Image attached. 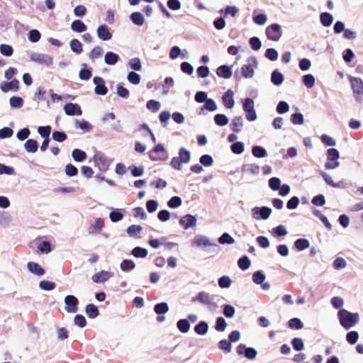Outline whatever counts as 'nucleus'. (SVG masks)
Instances as JSON below:
<instances>
[{
  "label": "nucleus",
  "mask_w": 363,
  "mask_h": 363,
  "mask_svg": "<svg viewBox=\"0 0 363 363\" xmlns=\"http://www.w3.org/2000/svg\"><path fill=\"white\" fill-rule=\"evenodd\" d=\"M340 325L346 330H349L355 325L359 319V313H351L346 309H340L337 313Z\"/></svg>",
  "instance_id": "1"
},
{
  "label": "nucleus",
  "mask_w": 363,
  "mask_h": 363,
  "mask_svg": "<svg viewBox=\"0 0 363 363\" xmlns=\"http://www.w3.org/2000/svg\"><path fill=\"white\" fill-rule=\"evenodd\" d=\"M191 301L205 306L211 313H214L218 308V305L213 300V296L204 291L199 292L196 296L192 298Z\"/></svg>",
  "instance_id": "2"
},
{
  "label": "nucleus",
  "mask_w": 363,
  "mask_h": 363,
  "mask_svg": "<svg viewBox=\"0 0 363 363\" xmlns=\"http://www.w3.org/2000/svg\"><path fill=\"white\" fill-rule=\"evenodd\" d=\"M179 157H174L170 162L171 167L176 170L182 169V164L189 163L191 159L190 152L185 147L179 150Z\"/></svg>",
  "instance_id": "3"
},
{
  "label": "nucleus",
  "mask_w": 363,
  "mask_h": 363,
  "mask_svg": "<svg viewBox=\"0 0 363 363\" xmlns=\"http://www.w3.org/2000/svg\"><path fill=\"white\" fill-rule=\"evenodd\" d=\"M242 108L245 113V118L248 121H255L257 116L255 109V101L251 98H245L242 101Z\"/></svg>",
  "instance_id": "4"
},
{
  "label": "nucleus",
  "mask_w": 363,
  "mask_h": 363,
  "mask_svg": "<svg viewBox=\"0 0 363 363\" xmlns=\"http://www.w3.org/2000/svg\"><path fill=\"white\" fill-rule=\"evenodd\" d=\"M350 82L355 100L359 103L363 101V82L360 78L350 77Z\"/></svg>",
  "instance_id": "5"
},
{
  "label": "nucleus",
  "mask_w": 363,
  "mask_h": 363,
  "mask_svg": "<svg viewBox=\"0 0 363 363\" xmlns=\"http://www.w3.org/2000/svg\"><path fill=\"white\" fill-rule=\"evenodd\" d=\"M27 55H28L31 61L38 63L40 65L48 67L52 64V58L51 56L48 55L33 52H28Z\"/></svg>",
  "instance_id": "6"
},
{
  "label": "nucleus",
  "mask_w": 363,
  "mask_h": 363,
  "mask_svg": "<svg viewBox=\"0 0 363 363\" xmlns=\"http://www.w3.org/2000/svg\"><path fill=\"white\" fill-rule=\"evenodd\" d=\"M257 66V59L254 57H249L247 64L241 67L242 75L245 78H252L254 75V69Z\"/></svg>",
  "instance_id": "7"
},
{
  "label": "nucleus",
  "mask_w": 363,
  "mask_h": 363,
  "mask_svg": "<svg viewBox=\"0 0 363 363\" xmlns=\"http://www.w3.org/2000/svg\"><path fill=\"white\" fill-rule=\"evenodd\" d=\"M236 352L239 355H243L248 359H254L257 355V352L254 347H247L242 343L238 345Z\"/></svg>",
  "instance_id": "8"
},
{
  "label": "nucleus",
  "mask_w": 363,
  "mask_h": 363,
  "mask_svg": "<svg viewBox=\"0 0 363 363\" xmlns=\"http://www.w3.org/2000/svg\"><path fill=\"white\" fill-rule=\"evenodd\" d=\"M272 213V209L267 206L254 207L252 209V216L256 220H267Z\"/></svg>",
  "instance_id": "9"
},
{
  "label": "nucleus",
  "mask_w": 363,
  "mask_h": 363,
  "mask_svg": "<svg viewBox=\"0 0 363 363\" xmlns=\"http://www.w3.org/2000/svg\"><path fill=\"white\" fill-rule=\"evenodd\" d=\"M65 310L67 313H74L78 311L79 300L74 295H67L65 297Z\"/></svg>",
  "instance_id": "10"
},
{
  "label": "nucleus",
  "mask_w": 363,
  "mask_h": 363,
  "mask_svg": "<svg viewBox=\"0 0 363 363\" xmlns=\"http://www.w3.org/2000/svg\"><path fill=\"white\" fill-rule=\"evenodd\" d=\"M93 82L96 85L94 92L97 95L104 96L108 92V88L106 86L104 79L101 77H94Z\"/></svg>",
  "instance_id": "11"
},
{
  "label": "nucleus",
  "mask_w": 363,
  "mask_h": 363,
  "mask_svg": "<svg viewBox=\"0 0 363 363\" xmlns=\"http://www.w3.org/2000/svg\"><path fill=\"white\" fill-rule=\"evenodd\" d=\"M267 35L269 38L274 41H277L281 36V26L279 24L274 23L267 29Z\"/></svg>",
  "instance_id": "12"
},
{
  "label": "nucleus",
  "mask_w": 363,
  "mask_h": 363,
  "mask_svg": "<svg viewBox=\"0 0 363 363\" xmlns=\"http://www.w3.org/2000/svg\"><path fill=\"white\" fill-rule=\"evenodd\" d=\"M196 217L191 214H186L179 220V224L185 229L194 227L196 225Z\"/></svg>",
  "instance_id": "13"
},
{
  "label": "nucleus",
  "mask_w": 363,
  "mask_h": 363,
  "mask_svg": "<svg viewBox=\"0 0 363 363\" xmlns=\"http://www.w3.org/2000/svg\"><path fill=\"white\" fill-rule=\"evenodd\" d=\"M64 111L67 116H81L82 111L81 107L77 104L67 103L64 106Z\"/></svg>",
  "instance_id": "14"
},
{
  "label": "nucleus",
  "mask_w": 363,
  "mask_h": 363,
  "mask_svg": "<svg viewBox=\"0 0 363 363\" xmlns=\"http://www.w3.org/2000/svg\"><path fill=\"white\" fill-rule=\"evenodd\" d=\"M194 244L196 247H207L212 246L215 247H218L216 244H213L210 242L209 239L203 235H196L194 239Z\"/></svg>",
  "instance_id": "15"
},
{
  "label": "nucleus",
  "mask_w": 363,
  "mask_h": 363,
  "mask_svg": "<svg viewBox=\"0 0 363 363\" xmlns=\"http://www.w3.org/2000/svg\"><path fill=\"white\" fill-rule=\"evenodd\" d=\"M18 84H19L18 80L16 79H14L13 80L11 81V82H3L0 84V89L3 92L7 93L11 90H14V91L18 90Z\"/></svg>",
  "instance_id": "16"
},
{
  "label": "nucleus",
  "mask_w": 363,
  "mask_h": 363,
  "mask_svg": "<svg viewBox=\"0 0 363 363\" xmlns=\"http://www.w3.org/2000/svg\"><path fill=\"white\" fill-rule=\"evenodd\" d=\"M216 74L223 79H229L233 74L231 67L223 65L216 69Z\"/></svg>",
  "instance_id": "17"
},
{
  "label": "nucleus",
  "mask_w": 363,
  "mask_h": 363,
  "mask_svg": "<svg viewBox=\"0 0 363 363\" xmlns=\"http://www.w3.org/2000/svg\"><path fill=\"white\" fill-rule=\"evenodd\" d=\"M113 273L107 271H101L92 276V280L95 283H104L113 276Z\"/></svg>",
  "instance_id": "18"
},
{
  "label": "nucleus",
  "mask_w": 363,
  "mask_h": 363,
  "mask_svg": "<svg viewBox=\"0 0 363 363\" xmlns=\"http://www.w3.org/2000/svg\"><path fill=\"white\" fill-rule=\"evenodd\" d=\"M224 106L227 108H232L235 105L233 99V92L232 90L228 89L222 96Z\"/></svg>",
  "instance_id": "19"
},
{
  "label": "nucleus",
  "mask_w": 363,
  "mask_h": 363,
  "mask_svg": "<svg viewBox=\"0 0 363 363\" xmlns=\"http://www.w3.org/2000/svg\"><path fill=\"white\" fill-rule=\"evenodd\" d=\"M27 267L30 272L35 275L43 276L45 274L44 269L38 263L29 262Z\"/></svg>",
  "instance_id": "20"
},
{
  "label": "nucleus",
  "mask_w": 363,
  "mask_h": 363,
  "mask_svg": "<svg viewBox=\"0 0 363 363\" xmlns=\"http://www.w3.org/2000/svg\"><path fill=\"white\" fill-rule=\"evenodd\" d=\"M241 170L243 172H247L255 176L258 175L260 172L259 167L254 163L243 164L242 166Z\"/></svg>",
  "instance_id": "21"
},
{
  "label": "nucleus",
  "mask_w": 363,
  "mask_h": 363,
  "mask_svg": "<svg viewBox=\"0 0 363 363\" xmlns=\"http://www.w3.org/2000/svg\"><path fill=\"white\" fill-rule=\"evenodd\" d=\"M230 129L233 132L238 133L241 131L242 127H243V118L242 116H236L235 117L230 124Z\"/></svg>",
  "instance_id": "22"
},
{
  "label": "nucleus",
  "mask_w": 363,
  "mask_h": 363,
  "mask_svg": "<svg viewBox=\"0 0 363 363\" xmlns=\"http://www.w3.org/2000/svg\"><path fill=\"white\" fill-rule=\"evenodd\" d=\"M208 330V324L204 320L199 321L194 326V332L199 335H204Z\"/></svg>",
  "instance_id": "23"
},
{
  "label": "nucleus",
  "mask_w": 363,
  "mask_h": 363,
  "mask_svg": "<svg viewBox=\"0 0 363 363\" xmlns=\"http://www.w3.org/2000/svg\"><path fill=\"white\" fill-rule=\"evenodd\" d=\"M284 77L282 73L278 69H275L272 72L271 82L275 86L281 85L284 82Z\"/></svg>",
  "instance_id": "24"
},
{
  "label": "nucleus",
  "mask_w": 363,
  "mask_h": 363,
  "mask_svg": "<svg viewBox=\"0 0 363 363\" xmlns=\"http://www.w3.org/2000/svg\"><path fill=\"white\" fill-rule=\"evenodd\" d=\"M98 37L103 40H108L111 38V33L106 26H100L97 29Z\"/></svg>",
  "instance_id": "25"
},
{
  "label": "nucleus",
  "mask_w": 363,
  "mask_h": 363,
  "mask_svg": "<svg viewBox=\"0 0 363 363\" xmlns=\"http://www.w3.org/2000/svg\"><path fill=\"white\" fill-rule=\"evenodd\" d=\"M85 313L89 318H96L99 315V311L94 304L89 303L85 308Z\"/></svg>",
  "instance_id": "26"
},
{
  "label": "nucleus",
  "mask_w": 363,
  "mask_h": 363,
  "mask_svg": "<svg viewBox=\"0 0 363 363\" xmlns=\"http://www.w3.org/2000/svg\"><path fill=\"white\" fill-rule=\"evenodd\" d=\"M252 154L257 158H264L267 157V152L264 147L260 145H254L252 147Z\"/></svg>",
  "instance_id": "27"
},
{
  "label": "nucleus",
  "mask_w": 363,
  "mask_h": 363,
  "mask_svg": "<svg viewBox=\"0 0 363 363\" xmlns=\"http://www.w3.org/2000/svg\"><path fill=\"white\" fill-rule=\"evenodd\" d=\"M24 147L28 152L35 153L38 149V143L34 139H28L24 143Z\"/></svg>",
  "instance_id": "28"
},
{
  "label": "nucleus",
  "mask_w": 363,
  "mask_h": 363,
  "mask_svg": "<svg viewBox=\"0 0 363 363\" xmlns=\"http://www.w3.org/2000/svg\"><path fill=\"white\" fill-rule=\"evenodd\" d=\"M72 157L75 162H82L86 159V153L80 149H74L72 152Z\"/></svg>",
  "instance_id": "29"
},
{
  "label": "nucleus",
  "mask_w": 363,
  "mask_h": 363,
  "mask_svg": "<svg viewBox=\"0 0 363 363\" xmlns=\"http://www.w3.org/2000/svg\"><path fill=\"white\" fill-rule=\"evenodd\" d=\"M119 59V56L117 54L113 52H108L105 55L104 62L106 65H114L118 62Z\"/></svg>",
  "instance_id": "30"
},
{
  "label": "nucleus",
  "mask_w": 363,
  "mask_h": 363,
  "mask_svg": "<svg viewBox=\"0 0 363 363\" xmlns=\"http://www.w3.org/2000/svg\"><path fill=\"white\" fill-rule=\"evenodd\" d=\"M309 246H310V242L306 238H298L294 242V247L298 251H303V250L308 248Z\"/></svg>",
  "instance_id": "31"
},
{
  "label": "nucleus",
  "mask_w": 363,
  "mask_h": 363,
  "mask_svg": "<svg viewBox=\"0 0 363 363\" xmlns=\"http://www.w3.org/2000/svg\"><path fill=\"white\" fill-rule=\"evenodd\" d=\"M122 209L116 208L110 212L109 218L113 223H116L121 220L123 218V213Z\"/></svg>",
  "instance_id": "32"
},
{
  "label": "nucleus",
  "mask_w": 363,
  "mask_h": 363,
  "mask_svg": "<svg viewBox=\"0 0 363 363\" xmlns=\"http://www.w3.org/2000/svg\"><path fill=\"white\" fill-rule=\"evenodd\" d=\"M178 330L182 333H186L190 329V323L187 319H180L177 323Z\"/></svg>",
  "instance_id": "33"
},
{
  "label": "nucleus",
  "mask_w": 363,
  "mask_h": 363,
  "mask_svg": "<svg viewBox=\"0 0 363 363\" xmlns=\"http://www.w3.org/2000/svg\"><path fill=\"white\" fill-rule=\"evenodd\" d=\"M148 251L146 248L142 247H135L131 251V255L137 258H145L147 257Z\"/></svg>",
  "instance_id": "34"
},
{
  "label": "nucleus",
  "mask_w": 363,
  "mask_h": 363,
  "mask_svg": "<svg viewBox=\"0 0 363 363\" xmlns=\"http://www.w3.org/2000/svg\"><path fill=\"white\" fill-rule=\"evenodd\" d=\"M75 128H80L81 130L85 132H90L93 129L92 125L85 120H76Z\"/></svg>",
  "instance_id": "35"
},
{
  "label": "nucleus",
  "mask_w": 363,
  "mask_h": 363,
  "mask_svg": "<svg viewBox=\"0 0 363 363\" xmlns=\"http://www.w3.org/2000/svg\"><path fill=\"white\" fill-rule=\"evenodd\" d=\"M169 311V306L166 302H161L157 303L154 306V311L157 315H162L167 313Z\"/></svg>",
  "instance_id": "36"
},
{
  "label": "nucleus",
  "mask_w": 363,
  "mask_h": 363,
  "mask_svg": "<svg viewBox=\"0 0 363 363\" xmlns=\"http://www.w3.org/2000/svg\"><path fill=\"white\" fill-rule=\"evenodd\" d=\"M120 267L123 272H129L135 269V264L131 259H123L120 264Z\"/></svg>",
  "instance_id": "37"
},
{
  "label": "nucleus",
  "mask_w": 363,
  "mask_h": 363,
  "mask_svg": "<svg viewBox=\"0 0 363 363\" xmlns=\"http://www.w3.org/2000/svg\"><path fill=\"white\" fill-rule=\"evenodd\" d=\"M288 326L293 330H300L303 328V323L301 319L298 318H293L288 321Z\"/></svg>",
  "instance_id": "38"
},
{
  "label": "nucleus",
  "mask_w": 363,
  "mask_h": 363,
  "mask_svg": "<svg viewBox=\"0 0 363 363\" xmlns=\"http://www.w3.org/2000/svg\"><path fill=\"white\" fill-rule=\"evenodd\" d=\"M320 20L324 26L328 27L333 23V17L330 13L325 12L320 14Z\"/></svg>",
  "instance_id": "39"
},
{
  "label": "nucleus",
  "mask_w": 363,
  "mask_h": 363,
  "mask_svg": "<svg viewBox=\"0 0 363 363\" xmlns=\"http://www.w3.org/2000/svg\"><path fill=\"white\" fill-rule=\"evenodd\" d=\"M238 265L242 270H247L251 265V262L247 256H242L238 261Z\"/></svg>",
  "instance_id": "40"
},
{
  "label": "nucleus",
  "mask_w": 363,
  "mask_h": 363,
  "mask_svg": "<svg viewBox=\"0 0 363 363\" xmlns=\"http://www.w3.org/2000/svg\"><path fill=\"white\" fill-rule=\"evenodd\" d=\"M302 82L307 88H312L315 85V79L313 74H307L302 77Z\"/></svg>",
  "instance_id": "41"
},
{
  "label": "nucleus",
  "mask_w": 363,
  "mask_h": 363,
  "mask_svg": "<svg viewBox=\"0 0 363 363\" xmlns=\"http://www.w3.org/2000/svg\"><path fill=\"white\" fill-rule=\"evenodd\" d=\"M228 118L222 113H217L214 116V122L219 126H224L228 123Z\"/></svg>",
  "instance_id": "42"
},
{
  "label": "nucleus",
  "mask_w": 363,
  "mask_h": 363,
  "mask_svg": "<svg viewBox=\"0 0 363 363\" xmlns=\"http://www.w3.org/2000/svg\"><path fill=\"white\" fill-rule=\"evenodd\" d=\"M84 67L79 73V77L82 80H89L91 77V69L87 68L86 64H83Z\"/></svg>",
  "instance_id": "43"
},
{
  "label": "nucleus",
  "mask_w": 363,
  "mask_h": 363,
  "mask_svg": "<svg viewBox=\"0 0 363 363\" xmlns=\"http://www.w3.org/2000/svg\"><path fill=\"white\" fill-rule=\"evenodd\" d=\"M230 149L234 154L240 155L245 150V145L242 142H235L231 145Z\"/></svg>",
  "instance_id": "44"
},
{
  "label": "nucleus",
  "mask_w": 363,
  "mask_h": 363,
  "mask_svg": "<svg viewBox=\"0 0 363 363\" xmlns=\"http://www.w3.org/2000/svg\"><path fill=\"white\" fill-rule=\"evenodd\" d=\"M94 160L95 162H100L102 165L107 167L109 165L108 157L102 152L96 153L94 156Z\"/></svg>",
  "instance_id": "45"
},
{
  "label": "nucleus",
  "mask_w": 363,
  "mask_h": 363,
  "mask_svg": "<svg viewBox=\"0 0 363 363\" xmlns=\"http://www.w3.org/2000/svg\"><path fill=\"white\" fill-rule=\"evenodd\" d=\"M252 281L256 284H262V282L264 281L266 279L265 274L263 273L262 271L258 270L256 271L252 274Z\"/></svg>",
  "instance_id": "46"
},
{
  "label": "nucleus",
  "mask_w": 363,
  "mask_h": 363,
  "mask_svg": "<svg viewBox=\"0 0 363 363\" xmlns=\"http://www.w3.org/2000/svg\"><path fill=\"white\" fill-rule=\"evenodd\" d=\"M215 330L218 332H223L227 328V323L224 318L220 316L216 320Z\"/></svg>",
  "instance_id": "47"
},
{
  "label": "nucleus",
  "mask_w": 363,
  "mask_h": 363,
  "mask_svg": "<svg viewBox=\"0 0 363 363\" xmlns=\"http://www.w3.org/2000/svg\"><path fill=\"white\" fill-rule=\"evenodd\" d=\"M128 66L135 71H140L142 69L141 61L138 57L130 59L128 62Z\"/></svg>",
  "instance_id": "48"
},
{
  "label": "nucleus",
  "mask_w": 363,
  "mask_h": 363,
  "mask_svg": "<svg viewBox=\"0 0 363 363\" xmlns=\"http://www.w3.org/2000/svg\"><path fill=\"white\" fill-rule=\"evenodd\" d=\"M174 86V79L171 77H166L164 83L162 84V94L167 95L169 89Z\"/></svg>",
  "instance_id": "49"
},
{
  "label": "nucleus",
  "mask_w": 363,
  "mask_h": 363,
  "mask_svg": "<svg viewBox=\"0 0 363 363\" xmlns=\"http://www.w3.org/2000/svg\"><path fill=\"white\" fill-rule=\"evenodd\" d=\"M127 79L130 83L138 85L140 83L141 78L140 74L134 71H131L128 72L127 75Z\"/></svg>",
  "instance_id": "50"
},
{
  "label": "nucleus",
  "mask_w": 363,
  "mask_h": 363,
  "mask_svg": "<svg viewBox=\"0 0 363 363\" xmlns=\"http://www.w3.org/2000/svg\"><path fill=\"white\" fill-rule=\"evenodd\" d=\"M218 242L221 245H230L234 243V238L228 233H224L218 240Z\"/></svg>",
  "instance_id": "51"
},
{
  "label": "nucleus",
  "mask_w": 363,
  "mask_h": 363,
  "mask_svg": "<svg viewBox=\"0 0 363 363\" xmlns=\"http://www.w3.org/2000/svg\"><path fill=\"white\" fill-rule=\"evenodd\" d=\"M204 103V106L201 108V112L205 109L208 111H215L217 109V105L213 99L208 98Z\"/></svg>",
  "instance_id": "52"
},
{
  "label": "nucleus",
  "mask_w": 363,
  "mask_h": 363,
  "mask_svg": "<svg viewBox=\"0 0 363 363\" xmlns=\"http://www.w3.org/2000/svg\"><path fill=\"white\" fill-rule=\"evenodd\" d=\"M223 313L226 318H231L235 313V309L230 304H224L223 306Z\"/></svg>",
  "instance_id": "53"
},
{
  "label": "nucleus",
  "mask_w": 363,
  "mask_h": 363,
  "mask_svg": "<svg viewBox=\"0 0 363 363\" xmlns=\"http://www.w3.org/2000/svg\"><path fill=\"white\" fill-rule=\"evenodd\" d=\"M52 139L58 143H62L67 140V135L64 131L55 130L52 134Z\"/></svg>",
  "instance_id": "54"
},
{
  "label": "nucleus",
  "mask_w": 363,
  "mask_h": 363,
  "mask_svg": "<svg viewBox=\"0 0 363 363\" xmlns=\"http://www.w3.org/2000/svg\"><path fill=\"white\" fill-rule=\"evenodd\" d=\"M218 284L221 289H228L230 286L232 281L228 276H222L218 279Z\"/></svg>",
  "instance_id": "55"
},
{
  "label": "nucleus",
  "mask_w": 363,
  "mask_h": 363,
  "mask_svg": "<svg viewBox=\"0 0 363 363\" xmlns=\"http://www.w3.org/2000/svg\"><path fill=\"white\" fill-rule=\"evenodd\" d=\"M182 203V200L179 196H174L167 201V206L170 208L179 207Z\"/></svg>",
  "instance_id": "56"
},
{
  "label": "nucleus",
  "mask_w": 363,
  "mask_h": 363,
  "mask_svg": "<svg viewBox=\"0 0 363 363\" xmlns=\"http://www.w3.org/2000/svg\"><path fill=\"white\" fill-rule=\"evenodd\" d=\"M10 106L13 108H19L23 104V100L20 96H13L9 99Z\"/></svg>",
  "instance_id": "57"
},
{
  "label": "nucleus",
  "mask_w": 363,
  "mask_h": 363,
  "mask_svg": "<svg viewBox=\"0 0 363 363\" xmlns=\"http://www.w3.org/2000/svg\"><path fill=\"white\" fill-rule=\"evenodd\" d=\"M130 19L137 26H143L145 22L143 16L139 12L133 13L130 15Z\"/></svg>",
  "instance_id": "58"
},
{
  "label": "nucleus",
  "mask_w": 363,
  "mask_h": 363,
  "mask_svg": "<svg viewBox=\"0 0 363 363\" xmlns=\"http://www.w3.org/2000/svg\"><path fill=\"white\" fill-rule=\"evenodd\" d=\"M143 230V227L140 225H131L126 229L127 234L130 237H133Z\"/></svg>",
  "instance_id": "59"
},
{
  "label": "nucleus",
  "mask_w": 363,
  "mask_h": 363,
  "mask_svg": "<svg viewBox=\"0 0 363 363\" xmlns=\"http://www.w3.org/2000/svg\"><path fill=\"white\" fill-rule=\"evenodd\" d=\"M289 105L286 101H280L277 106L276 111L279 114H284L289 111Z\"/></svg>",
  "instance_id": "60"
},
{
  "label": "nucleus",
  "mask_w": 363,
  "mask_h": 363,
  "mask_svg": "<svg viewBox=\"0 0 363 363\" xmlns=\"http://www.w3.org/2000/svg\"><path fill=\"white\" fill-rule=\"evenodd\" d=\"M56 286V284L53 281L43 280L39 283V287L44 291H52Z\"/></svg>",
  "instance_id": "61"
},
{
  "label": "nucleus",
  "mask_w": 363,
  "mask_h": 363,
  "mask_svg": "<svg viewBox=\"0 0 363 363\" xmlns=\"http://www.w3.org/2000/svg\"><path fill=\"white\" fill-rule=\"evenodd\" d=\"M200 163L204 167H210L213 163V158L211 155L205 154L200 157L199 158Z\"/></svg>",
  "instance_id": "62"
},
{
  "label": "nucleus",
  "mask_w": 363,
  "mask_h": 363,
  "mask_svg": "<svg viewBox=\"0 0 363 363\" xmlns=\"http://www.w3.org/2000/svg\"><path fill=\"white\" fill-rule=\"evenodd\" d=\"M327 160L328 161H334L337 160L340 157L339 151L335 148H329L326 152Z\"/></svg>",
  "instance_id": "63"
},
{
  "label": "nucleus",
  "mask_w": 363,
  "mask_h": 363,
  "mask_svg": "<svg viewBox=\"0 0 363 363\" xmlns=\"http://www.w3.org/2000/svg\"><path fill=\"white\" fill-rule=\"evenodd\" d=\"M273 235L277 237H284L287 235L286 228L283 225H279L272 229Z\"/></svg>",
  "instance_id": "64"
}]
</instances>
